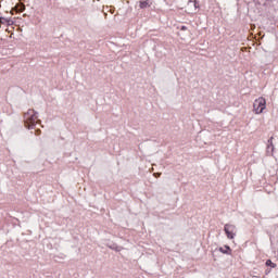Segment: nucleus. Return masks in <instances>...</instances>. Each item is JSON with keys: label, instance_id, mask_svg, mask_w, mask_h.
<instances>
[{"label": "nucleus", "instance_id": "17", "mask_svg": "<svg viewBox=\"0 0 278 278\" xmlns=\"http://www.w3.org/2000/svg\"><path fill=\"white\" fill-rule=\"evenodd\" d=\"M36 134H37V135H40V129H37V130H36Z\"/></svg>", "mask_w": 278, "mask_h": 278}, {"label": "nucleus", "instance_id": "10", "mask_svg": "<svg viewBox=\"0 0 278 278\" xmlns=\"http://www.w3.org/2000/svg\"><path fill=\"white\" fill-rule=\"evenodd\" d=\"M5 23H10V21H8L5 17H0V27L1 25H5Z\"/></svg>", "mask_w": 278, "mask_h": 278}, {"label": "nucleus", "instance_id": "3", "mask_svg": "<svg viewBox=\"0 0 278 278\" xmlns=\"http://www.w3.org/2000/svg\"><path fill=\"white\" fill-rule=\"evenodd\" d=\"M224 231L229 240H233V238H236V225L226 224L224 226Z\"/></svg>", "mask_w": 278, "mask_h": 278}, {"label": "nucleus", "instance_id": "14", "mask_svg": "<svg viewBox=\"0 0 278 278\" xmlns=\"http://www.w3.org/2000/svg\"><path fill=\"white\" fill-rule=\"evenodd\" d=\"M187 29H188L187 26H180V30H181V31H186Z\"/></svg>", "mask_w": 278, "mask_h": 278}, {"label": "nucleus", "instance_id": "5", "mask_svg": "<svg viewBox=\"0 0 278 278\" xmlns=\"http://www.w3.org/2000/svg\"><path fill=\"white\" fill-rule=\"evenodd\" d=\"M219 252L224 255H231V248L229 245H225V248H219Z\"/></svg>", "mask_w": 278, "mask_h": 278}, {"label": "nucleus", "instance_id": "6", "mask_svg": "<svg viewBox=\"0 0 278 278\" xmlns=\"http://www.w3.org/2000/svg\"><path fill=\"white\" fill-rule=\"evenodd\" d=\"M109 249H111L112 251H117V252H121L122 251V247H117L116 243H112V244H109L108 245Z\"/></svg>", "mask_w": 278, "mask_h": 278}, {"label": "nucleus", "instance_id": "9", "mask_svg": "<svg viewBox=\"0 0 278 278\" xmlns=\"http://www.w3.org/2000/svg\"><path fill=\"white\" fill-rule=\"evenodd\" d=\"M16 8H17V11H18V12H25V4L18 3V4L16 5Z\"/></svg>", "mask_w": 278, "mask_h": 278}, {"label": "nucleus", "instance_id": "2", "mask_svg": "<svg viewBox=\"0 0 278 278\" xmlns=\"http://www.w3.org/2000/svg\"><path fill=\"white\" fill-rule=\"evenodd\" d=\"M253 108H254V112H256V114H262V112H264V110H266V100L264 98L256 99L254 101Z\"/></svg>", "mask_w": 278, "mask_h": 278}, {"label": "nucleus", "instance_id": "8", "mask_svg": "<svg viewBox=\"0 0 278 278\" xmlns=\"http://www.w3.org/2000/svg\"><path fill=\"white\" fill-rule=\"evenodd\" d=\"M265 265H266V266H269V268H277V264L273 263L271 260H267V261L265 262Z\"/></svg>", "mask_w": 278, "mask_h": 278}, {"label": "nucleus", "instance_id": "12", "mask_svg": "<svg viewBox=\"0 0 278 278\" xmlns=\"http://www.w3.org/2000/svg\"><path fill=\"white\" fill-rule=\"evenodd\" d=\"M268 1H270V0H260V3H263V5H266V3H268Z\"/></svg>", "mask_w": 278, "mask_h": 278}, {"label": "nucleus", "instance_id": "7", "mask_svg": "<svg viewBox=\"0 0 278 278\" xmlns=\"http://www.w3.org/2000/svg\"><path fill=\"white\" fill-rule=\"evenodd\" d=\"M139 8L144 10V8H149V0L140 1Z\"/></svg>", "mask_w": 278, "mask_h": 278}, {"label": "nucleus", "instance_id": "4", "mask_svg": "<svg viewBox=\"0 0 278 278\" xmlns=\"http://www.w3.org/2000/svg\"><path fill=\"white\" fill-rule=\"evenodd\" d=\"M275 152V146L273 144V137L268 140V146H267V153L269 155H273Z\"/></svg>", "mask_w": 278, "mask_h": 278}, {"label": "nucleus", "instance_id": "1", "mask_svg": "<svg viewBox=\"0 0 278 278\" xmlns=\"http://www.w3.org/2000/svg\"><path fill=\"white\" fill-rule=\"evenodd\" d=\"M37 123H41V121L38 119V112H36L34 109H30L24 113V125L26 129H34Z\"/></svg>", "mask_w": 278, "mask_h": 278}, {"label": "nucleus", "instance_id": "16", "mask_svg": "<svg viewBox=\"0 0 278 278\" xmlns=\"http://www.w3.org/2000/svg\"><path fill=\"white\" fill-rule=\"evenodd\" d=\"M265 275H270V269H266Z\"/></svg>", "mask_w": 278, "mask_h": 278}, {"label": "nucleus", "instance_id": "11", "mask_svg": "<svg viewBox=\"0 0 278 278\" xmlns=\"http://www.w3.org/2000/svg\"><path fill=\"white\" fill-rule=\"evenodd\" d=\"M191 5H193V7L195 8V10H198V8H199V1L193 0V2H192Z\"/></svg>", "mask_w": 278, "mask_h": 278}, {"label": "nucleus", "instance_id": "15", "mask_svg": "<svg viewBox=\"0 0 278 278\" xmlns=\"http://www.w3.org/2000/svg\"><path fill=\"white\" fill-rule=\"evenodd\" d=\"M192 3H194V0H189L188 1V5H191Z\"/></svg>", "mask_w": 278, "mask_h": 278}, {"label": "nucleus", "instance_id": "13", "mask_svg": "<svg viewBox=\"0 0 278 278\" xmlns=\"http://www.w3.org/2000/svg\"><path fill=\"white\" fill-rule=\"evenodd\" d=\"M153 176L156 177V178L162 177V173H154Z\"/></svg>", "mask_w": 278, "mask_h": 278}]
</instances>
